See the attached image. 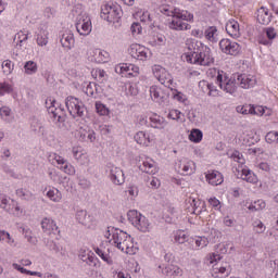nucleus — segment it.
Masks as SVG:
<instances>
[{"label": "nucleus", "mask_w": 278, "mask_h": 278, "mask_svg": "<svg viewBox=\"0 0 278 278\" xmlns=\"http://www.w3.org/2000/svg\"><path fill=\"white\" fill-rule=\"evenodd\" d=\"M264 207H266V202L258 200L252 204L249 205L248 210L250 212H258L260 210H264Z\"/></svg>", "instance_id": "49"}, {"label": "nucleus", "mask_w": 278, "mask_h": 278, "mask_svg": "<svg viewBox=\"0 0 278 278\" xmlns=\"http://www.w3.org/2000/svg\"><path fill=\"white\" fill-rule=\"evenodd\" d=\"M36 40L38 47H47V45H49V30L46 28H40Z\"/></svg>", "instance_id": "30"}, {"label": "nucleus", "mask_w": 278, "mask_h": 278, "mask_svg": "<svg viewBox=\"0 0 278 278\" xmlns=\"http://www.w3.org/2000/svg\"><path fill=\"white\" fill-rule=\"evenodd\" d=\"M14 88H12V85L8 84V83H0V96L3 97V94L8 93L10 94V92H13Z\"/></svg>", "instance_id": "59"}, {"label": "nucleus", "mask_w": 278, "mask_h": 278, "mask_svg": "<svg viewBox=\"0 0 278 278\" xmlns=\"http://www.w3.org/2000/svg\"><path fill=\"white\" fill-rule=\"evenodd\" d=\"M176 244H186L188 242V235L184 230H177L174 236Z\"/></svg>", "instance_id": "44"}, {"label": "nucleus", "mask_w": 278, "mask_h": 278, "mask_svg": "<svg viewBox=\"0 0 278 278\" xmlns=\"http://www.w3.org/2000/svg\"><path fill=\"white\" fill-rule=\"evenodd\" d=\"M52 251L60 253V255H62V257H66V255H68V251H66V247H64V245L54 244L52 248Z\"/></svg>", "instance_id": "61"}, {"label": "nucleus", "mask_w": 278, "mask_h": 278, "mask_svg": "<svg viewBox=\"0 0 278 278\" xmlns=\"http://www.w3.org/2000/svg\"><path fill=\"white\" fill-rule=\"evenodd\" d=\"M2 71L4 75H11V73L14 71V64L10 60H5L2 62Z\"/></svg>", "instance_id": "53"}, {"label": "nucleus", "mask_w": 278, "mask_h": 278, "mask_svg": "<svg viewBox=\"0 0 278 278\" xmlns=\"http://www.w3.org/2000/svg\"><path fill=\"white\" fill-rule=\"evenodd\" d=\"M188 203L191 205L192 214H195V215L201 214V208H199V207H203V205H204L201 201L189 198Z\"/></svg>", "instance_id": "43"}, {"label": "nucleus", "mask_w": 278, "mask_h": 278, "mask_svg": "<svg viewBox=\"0 0 278 278\" xmlns=\"http://www.w3.org/2000/svg\"><path fill=\"white\" fill-rule=\"evenodd\" d=\"M65 105L73 118H81L86 114V106L84 102L74 97H67L65 100Z\"/></svg>", "instance_id": "5"}, {"label": "nucleus", "mask_w": 278, "mask_h": 278, "mask_svg": "<svg viewBox=\"0 0 278 278\" xmlns=\"http://www.w3.org/2000/svg\"><path fill=\"white\" fill-rule=\"evenodd\" d=\"M29 33H25L23 30L18 31L15 37H14V42H16V45H21L23 42H25L28 39Z\"/></svg>", "instance_id": "55"}, {"label": "nucleus", "mask_w": 278, "mask_h": 278, "mask_svg": "<svg viewBox=\"0 0 278 278\" xmlns=\"http://www.w3.org/2000/svg\"><path fill=\"white\" fill-rule=\"evenodd\" d=\"M189 140L191 142H201L203 140V132L199 129H192L189 134Z\"/></svg>", "instance_id": "47"}, {"label": "nucleus", "mask_w": 278, "mask_h": 278, "mask_svg": "<svg viewBox=\"0 0 278 278\" xmlns=\"http://www.w3.org/2000/svg\"><path fill=\"white\" fill-rule=\"evenodd\" d=\"M162 273L168 277H181L184 271L177 265H168L165 269H162Z\"/></svg>", "instance_id": "31"}, {"label": "nucleus", "mask_w": 278, "mask_h": 278, "mask_svg": "<svg viewBox=\"0 0 278 278\" xmlns=\"http://www.w3.org/2000/svg\"><path fill=\"white\" fill-rule=\"evenodd\" d=\"M76 220L79 223V225H83V227H86L87 229L94 227V218L88 215V212L84 210L77 211Z\"/></svg>", "instance_id": "16"}, {"label": "nucleus", "mask_w": 278, "mask_h": 278, "mask_svg": "<svg viewBox=\"0 0 278 278\" xmlns=\"http://www.w3.org/2000/svg\"><path fill=\"white\" fill-rule=\"evenodd\" d=\"M229 275V270L225 266L214 265L212 269V277L214 278H223Z\"/></svg>", "instance_id": "35"}, {"label": "nucleus", "mask_w": 278, "mask_h": 278, "mask_svg": "<svg viewBox=\"0 0 278 278\" xmlns=\"http://www.w3.org/2000/svg\"><path fill=\"white\" fill-rule=\"evenodd\" d=\"M135 141L137 144H141V147H149L152 142L151 136L144 131H138L135 135Z\"/></svg>", "instance_id": "28"}, {"label": "nucleus", "mask_w": 278, "mask_h": 278, "mask_svg": "<svg viewBox=\"0 0 278 278\" xmlns=\"http://www.w3.org/2000/svg\"><path fill=\"white\" fill-rule=\"evenodd\" d=\"M237 172V177H240L243 181H247L248 184H257V176L249 168L239 167Z\"/></svg>", "instance_id": "19"}, {"label": "nucleus", "mask_w": 278, "mask_h": 278, "mask_svg": "<svg viewBox=\"0 0 278 278\" xmlns=\"http://www.w3.org/2000/svg\"><path fill=\"white\" fill-rule=\"evenodd\" d=\"M105 238L109 239L110 244H113L116 249L127 255H136V251H138V249L134 247V239H131V236L123 230L111 228L105 233Z\"/></svg>", "instance_id": "1"}, {"label": "nucleus", "mask_w": 278, "mask_h": 278, "mask_svg": "<svg viewBox=\"0 0 278 278\" xmlns=\"http://www.w3.org/2000/svg\"><path fill=\"white\" fill-rule=\"evenodd\" d=\"M167 16H172V22L169 23L170 29H176L177 31H184L188 29L189 25L184 21H192L194 15L188 13L187 11H181L179 9H174L167 13Z\"/></svg>", "instance_id": "3"}, {"label": "nucleus", "mask_w": 278, "mask_h": 278, "mask_svg": "<svg viewBox=\"0 0 278 278\" xmlns=\"http://www.w3.org/2000/svg\"><path fill=\"white\" fill-rule=\"evenodd\" d=\"M218 87L227 94H236L238 92V79L236 75L230 78L225 74L224 78L222 76L218 79Z\"/></svg>", "instance_id": "8"}, {"label": "nucleus", "mask_w": 278, "mask_h": 278, "mask_svg": "<svg viewBox=\"0 0 278 278\" xmlns=\"http://www.w3.org/2000/svg\"><path fill=\"white\" fill-rule=\"evenodd\" d=\"M115 73H117V75H125V73H127L128 75H131V72H129V64L121 63L116 65Z\"/></svg>", "instance_id": "50"}, {"label": "nucleus", "mask_w": 278, "mask_h": 278, "mask_svg": "<svg viewBox=\"0 0 278 278\" xmlns=\"http://www.w3.org/2000/svg\"><path fill=\"white\" fill-rule=\"evenodd\" d=\"M72 153L76 160H81V157H84L85 160H87V164L88 162H90V160H88V156L84 155V152L79 147H74Z\"/></svg>", "instance_id": "57"}, {"label": "nucleus", "mask_w": 278, "mask_h": 278, "mask_svg": "<svg viewBox=\"0 0 278 278\" xmlns=\"http://www.w3.org/2000/svg\"><path fill=\"white\" fill-rule=\"evenodd\" d=\"M80 139L85 142H94L97 140V135L94 134V130H84L81 129L79 131Z\"/></svg>", "instance_id": "37"}, {"label": "nucleus", "mask_w": 278, "mask_h": 278, "mask_svg": "<svg viewBox=\"0 0 278 278\" xmlns=\"http://www.w3.org/2000/svg\"><path fill=\"white\" fill-rule=\"evenodd\" d=\"M216 238H218V231L212 229L207 237H198L195 239V247H198V249H205L210 242H215Z\"/></svg>", "instance_id": "17"}, {"label": "nucleus", "mask_w": 278, "mask_h": 278, "mask_svg": "<svg viewBox=\"0 0 278 278\" xmlns=\"http://www.w3.org/2000/svg\"><path fill=\"white\" fill-rule=\"evenodd\" d=\"M76 29L80 36H89L92 31V21L86 13H80L76 21Z\"/></svg>", "instance_id": "9"}, {"label": "nucleus", "mask_w": 278, "mask_h": 278, "mask_svg": "<svg viewBox=\"0 0 278 278\" xmlns=\"http://www.w3.org/2000/svg\"><path fill=\"white\" fill-rule=\"evenodd\" d=\"M23 233L27 242H29L30 244H36V242H38V240H36V237H34V232H31V229L29 228L23 229Z\"/></svg>", "instance_id": "56"}, {"label": "nucleus", "mask_w": 278, "mask_h": 278, "mask_svg": "<svg viewBox=\"0 0 278 278\" xmlns=\"http://www.w3.org/2000/svg\"><path fill=\"white\" fill-rule=\"evenodd\" d=\"M126 94H129L130 97H136V94H138V87H136V85L134 84H127Z\"/></svg>", "instance_id": "60"}, {"label": "nucleus", "mask_w": 278, "mask_h": 278, "mask_svg": "<svg viewBox=\"0 0 278 278\" xmlns=\"http://www.w3.org/2000/svg\"><path fill=\"white\" fill-rule=\"evenodd\" d=\"M150 121H151V127H153L154 129H164V127H166L167 125L166 119L157 115L152 116Z\"/></svg>", "instance_id": "36"}, {"label": "nucleus", "mask_w": 278, "mask_h": 278, "mask_svg": "<svg viewBox=\"0 0 278 278\" xmlns=\"http://www.w3.org/2000/svg\"><path fill=\"white\" fill-rule=\"evenodd\" d=\"M93 62L98 64H103L110 60V53L105 50L96 49L91 52Z\"/></svg>", "instance_id": "25"}, {"label": "nucleus", "mask_w": 278, "mask_h": 278, "mask_svg": "<svg viewBox=\"0 0 278 278\" xmlns=\"http://www.w3.org/2000/svg\"><path fill=\"white\" fill-rule=\"evenodd\" d=\"M96 112L100 114V116H108V114H110V109L101 102H96Z\"/></svg>", "instance_id": "52"}, {"label": "nucleus", "mask_w": 278, "mask_h": 278, "mask_svg": "<svg viewBox=\"0 0 278 278\" xmlns=\"http://www.w3.org/2000/svg\"><path fill=\"white\" fill-rule=\"evenodd\" d=\"M235 76L237 77L238 86L244 90H249V88H253L257 84V79L251 74H236Z\"/></svg>", "instance_id": "12"}, {"label": "nucleus", "mask_w": 278, "mask_h": 278, "mask_svg": "<svg viewBox=\"0 0 278 278\" xmlns=\"http://www.w3.org/2000/svg\"><path fill=\"white\" fill-rule=\"evenodd\" d=\"M265 140L268 144H278V131L267 132Z\"/></svg>", "instance_id": "51"}, {"label": "nucleus", "mask_w": 278, "mask_h": 278, "mask_svg": "<svg viewBox=\"0 0 278 278\" xmlns=\"http://www.w3.org/2000/svg\"><path fill=\"white\" fill-rule=\"evenodd\" d=\"M229 155L232 160H235V162H238V164H241V166L244 165L245 161H244V156L242 155V153L235 150Z\"/></svg>", "instance_id": "58"}, {"label": "nucleus", "mask_w": 278, "mask_h": 278, "mask_svg": "<svg viewBox=\"0 0 278 278\" xmlns=\"http://www.w3.org/2000/svg\"><path fill=\"white\" fill-rule=\"evenodd\" d=\"M121 8L115 4L106 3L101 8V18L108 21V23H117L121 18Z\"/></svg>", "instance_id": "6"}, {"label": "nucleus", "mask_w": 278, "mask_h": 278, "mask_svg": "<svg viewBox=\"0 0 278 278\" xmlns=\"http://www.w3.org/2000/svg\"><path fill=\"white\" fill-rule=\"evenodd\" d=\"M200 88H206L208 90V97H219L220 91L216 89V86L205 80L200 81Z\"/></svg>", "instance_id": "34"}, {"label": "nucleus", "mask_w": 278, "mask_h": 278, "mask_svg": "<svg viewBox=\"0 0 278 278\" xmlns=\"http://www.w3.org/2000/svg\"><path fill=\"white\" fill-rule=\"evenodd\" d=\"M13 201L14 200H11L10 198H8V195L0 193V207L4 210V212H8V210H10Z\"/></svg>", "instance_id": "45"}, {"label": "nucleus", "mask_w": 278, "mask_h": 278, "mask_svg": "<svg viewBox=\"0 0 278 278\" xmlns=\"http://www.w3.org/2000/svg\"><path fill=\"white\" fill-rule=\"evenodd\" d=\"M110 179L115 186H123L125 184V173H123L121 167L113 165L110 169Z\"/></svg>", "instance_id": "15"}, {"label": "nucleus", "mask_w": 278, "mask_h": 278, "mask_svg": "<svg viewBox=\"0 0 278 278\" xmlns=\"http://www.w3.org/2000/svg\"><path fill=\"white\" fill-rule=\"evenodd\" d=\"M128 220L138 229V231H142V233H147L149 229H151V223H149V219L141 215L138 211L131 210L127 213Z\"/></svg>", "instance_id": "4"}, {"label": "nucleus", "mask_w": 278, "mask_h": 278, "mask_svg": "<svg viewBox=\"0 0 278 278\" xmlns=\"http://www.w3.org/2000/svg\"><path fill=\"white\" fill-rule=\"evenodd\" d=\"M182 60L189 64H198L199 66H210L214 64V56L212 50L207 46L193 48V51L182 54Z\"/></svg>", "instance_id": "2"}, {"label": "nucleus", "mask_w": 278, "mask_h": 278, "mask_svg": "<svg viewBox=\"0 0 278 278\" xmlns=\"http://www.w3.org/2000/svg\"><path fill=\"white\" fill-rule=\"evenodd\" d=\"M204 36L208 42H218V29H216V26L206 28Z\"/></svg>", "instance_id": "32"}, {"label": "nucleus", "mask_w": 278, "mask_h": 278, "mask_svg": "<svg viewBox=\"0 0 278 278\" xmlns=\"http://www.w3.org/2000/svg\"><path fill=\"white\" fill-rule=\"evenodd\" d=\"M24 73L25 75H36V73H38V63L34 61H27L24 64Z\"/></svg>", "instance_id": "38"}, {"label": "nucleus", "mask_w": 278, "mask_h": 278, "mask_svg": "<svg viewBox=\"0 0 278 278\" xmlns=\"http://www.w3.org/2000/svg\"><path fill=\"white\" fill-rule=\"evenodd\" d=\"M181 166H184L182 175H192L194 173V170H197V166L194 165V163L187 159L177 161L175 164V169L177 172H181Z\"/></svg>", "instance_id": "14"}, {"label": "nucleus", "mask_w": 278, "mask_h": 278, "mask_svg": "<svg viewBox=\"0 0 278 278\" xmlns=\"http://www.w3.org/2000/svg\"><path fill=\"white\" fill-rule=\"evenodd\" d=\"M8 214H12V216H23V214H25V211H23V207H21L20 204H17V202L13 201L11 202V206L10 210L7 211Z\"/></svg>", "instance_id": "39"}, {"label": "nucleus", "mask_w": 278, "mask_h": 278, "mask_svg": "<svg viewBox=\"0 0 278 278\" xmlns=\"http://www.w3.org/2000/svg\"><path fill=\"white\" fill-rule=\"evenodd\" d=\"M41 228L43 233H47V236H53L58 233V225L51 218H43L41 220Z\"/></svg>", "instance_id": "20"}, {"label": "nucleus", "mask_w": 278, "mask_h": 278, "mask_svg": "<svg viewBox=\"0 0 278 278\" xmlns=\"http://www.w3.org/2000/svg\"><path fill=\"white\" fill-rule=\"evenodd\" d=\"M0 242H5L9 247H16V241L5 230H0Z\"/></svg>", "instance_id": "40"}, {"label": "nucleus", "mask_w": 278, "mask_h": 278, "mask_svg": "<svg viewBox=\"0 0 278 278\" xmlns=\"http://www.w3.org/2000/svg\"><path fill=\"white\" fill-rule=\"evenodd\" d=\"M94 252L103 262H106V264L112 265L114 264V261L112 260V256L110 255V248H106L105 245H100V248H96Z\"/></svg>", "instance_id": "24"}, {"label": "nucleus", "mask_w": 278, "mask_h": 278, "mask_svg": "<svg viewBox=\"0 0 278 278\" xmlns=\"http://www.w3.org/2000/svg\"><path fill=\"white\" fill-rule=\"evenodd\" d=\"M129 54L135 60H140L141 62H144L151 58V51L149 49L144 48L141 45L132 43L129 48Z\"/></svg>", "instance_id": "10"}, {"label": "nucleus", "mask_w": 278, "mask_h": 278, "mask_svg": "<svg viewBox=\"0 0 278 278\" xmlns=\"http://www.w3.org/2000/svg\"><path fill=\"white\" fill-rule=\"evenodd\" d=\"M46 105L48 108L49 114H52L53 118L58 121V123L64 122V117H62V115H59L60 110L55 109V100H47Z\"/></svg>", "instance_id": "27"}, {"label": "nucleus", "mask_w": 278, "mask_h": 278, "mask_svg": "<svg viewBox=\"0 0 278 278\" xmlns=\"http://www.w3.org/2000/svg\"><path fill=\"white\" fill-rule=\"evenodd\" d=\"M238 114H251V105H239L237 106Z\"/></svg>", "instance_id": "64"}, {"label": "nucleus", "mask_w": 278, "mask_h": 278, "mask_svg": "<svg viewBox=\"0 0 278 278\" xmlns=\"http://www.w3.org/2000/svg\"><path fill=\"white\" fill-rule=\"evenodd\" d=\"M50 160L53 162V164H56L61 170L65 172L67 175H73V166H71V164H68L63 156L54 153L50 155Z\"/></svg>", "instance_id": "13"}, {"label": "nucleus", "mask_w": 278, "mask_h": 278, "mask_svg": "<svg viewBox=\"0 0 278 278\" xmlns=\"http://www.w3.org/2000/svg\"><path fill=\"white\" fill-rule=\"evenodd\" d=\"M205 177L210 186H220V184L224 181L223 174H220L218 170H208Z\"/></svg>", "instance_id": "21"}, {"label": "nucleus", "mask_w": 278, "mask_h": 278, "mask_svg": "<svg viewBox=\"0 0 278 278\" xmlns=\"http://www.w3.org/2000/svg\"><path fill=\"white\" fill-rule=\"evenodd\" d=\"M207 77H211L212 79H214V77L216 78V84L218 86V79H223L225 77V72H220L218 70H216L215 67L210 68L206 73Z\"/></svg>", "instance_id": "46"}, {"label": "nucleus", "mask_w": 278, "mask_h": 278, "mask_svg": "<svg viewBox=\"0 0 278 278\" xmlns=\"http://www.w3.org/2000/svg\"><path fill=\"white\" fill-rule=\"evenodd\" d=\"M142 170L149 175H155V173H157V166L153 161H144L142 164Z\"/></svg>", "instance_id": "41"}, {"label": "nucleus", "mask_w": 278, "mask_h": 278, "mask_svg": "<svg viewBox=\"0 0 278 278\" xmlns=\"http://www.w3.org/2000/svg\"><path fill=\"white\" fill-rule=\"evenodd\" d=\"M273 18V14H270V11L268 9L262 7L256 12V20L257 23L261 25H268Z\"/></svg>", "instance_id": "22"}, {"label": "nucleus", "mask_w": 278, "mask_h": 278, "mask_svg": "<svg viewBox=\"0 0 278 278\" xmlns=\"http://www.w3.org/2000/svg\"><path fill=\"white\" fill-rule=\"evenodd\" d=\"M150 97L152 101L160 103V105H164V92L157 86L150 87Z\"/></svg>", "instance_id": "26"}, {"label": "nucleus", "mask_w": 278, "mask_h": 278, "mask_svg": "<svg viewBox=\"0 0 278 278\" xmlns=\"http://www.w3.org/2000/svg\"><path fill=\"white\" fill-rule=\"evenodd\" d=\"M136 18H139L141 23H151V14L148 11H138L135 14Z\"/></svg>", "instance_id": "48"}, {"label": "nucleus", "mask_w": 278, "mask_h": 278, "mask_svg": "<svg viewBox=\"0 0 278 278\" xmlns=\"http://www.w3.org/2000/svg\"><path fill=\"white\" fill-rule=\"evenodd\" d=\"M60 42L65 51H71L75 47V35L71 30H65L61 36Z\"/></svg>", "instance_id": "18"}, {"label": "nucleus", "mask_w": 278, "mask_h": 278, "mask_svg": "<svg viewBox=\"0 0 278 278\" xmlns=\"http://www.w3.org/2000/svg\"><path fill=\"white\" fill-rule=\"evenodd\" d=\"M226 31L231 36V38H240V24L236 20H230L226 24Z\"/></svg>", "instance_id": "23"}, {"label": "nucleus", "mask_w": 278, "mask_h": 278, "mask_svg": "<svg viewBox=\"0 0 278 278\" xmlns=\"http://www.w3.org/2000/svg\"><path fill=\"white\" fill-rule=\"evenodd\" d=\"M46 197H48V199L54 203H60V201H62V193L55 188L48 190Z\"/></svg>", "instance_id": "42"}, {"label": "nucleus", "mask_w": 278, "mask_h": 278, "mask_svg": "<svg viewBox=\"0 0 278 278\" xmlns=\"http://www.w3.org/2000/svg\"><path fill=\"white\" fill-rule=\"evenodd\" d=\"M250 114L254 116H270L273 114V110L266 106H253L251 105Z\"/></svg>", "instance_id": "29"}, {"label": "nucleus", "mask_w": 278, "mask_h": 278, "mask_svg": "<svg viewBox=\"0 0 278 278\" xmlns=\"http://www.w3.org/2000/svg\"><path fill=\"white\" fill-rule=\"evenodd\" d=\"M79 257L86 264H94V253L88 249H81L79 251Z\"/></svg>", "instance_id": "33"}, {"label": "nucleus", "mask_w": 278, "mask_h": 278, "mask_svg": "<svg viewBox=\"0 0 278 278\" xmlns=\"http://www.w3.org/2000/svg\"><path fill=\"white\" fill-rule=\"evenodd\" d=\"M113 278H131V275L127 271L116 269L113 271Z\"/></svg>", "instance_id": "63"}, {"label": "nucleus", "mask_w": 278, "mask_h": 278, "mask_svg": "<svg viewBox=\"0 0 278 278\" xmlns=\"http://www.w3.org/2000/svg\"><path fill=\"white\" fill-rule=\"evenodd\" d=\"M152 73L160 84H163V86H166V88H169L170 90L175 88V85H173V76H170V73H168L166 68L161 65H154L152 67Z\"/></svg>", "instance_id": "7"}, {"label": "nucleus", "mask_w": 278, "mask_h": 278, "mask_svg": "<svg viewBox=\"0 0 278 278\" xmlns=\"http://www.w3.org/2000/svg\"><path fill=\"white\" fill-rule=\"evenodd\" d=\"M219 49H222L223 53H226V55H238V53H240V45L229 39H222L219 41Z\"/></svg>", "instance_id": "11"}, {"label": "nucleus", "mask_w": 278, "mask_h": 278, "mask_svg": "<svg viewBox=\"0 0 278 278\" xmlns=\"http://www.w3.org/2000/svg\"><path fill=\"white\" fill-rule=\"evenodd\" d=\"M86 92H87L88 97H94L97 94V92H99V89L97 88L96 84H89L87 86Z\"/></svg>", "instance_id": "62"}, {"label": "nucleus", "mask_w": 278, "mask_h": 278, "mask_svg": "<svg viewBox=\"0 0 278 278\" xmlns=\"http://www.w3.org/2000/svg\"><path fill=\"white\" fill-rule=\"evenodd\" d=\"M168 118H172V121H180V123H184V114H181V111L179 110L169 111Z\"/></svg>", "instance_id": "54"}]
</instances>
